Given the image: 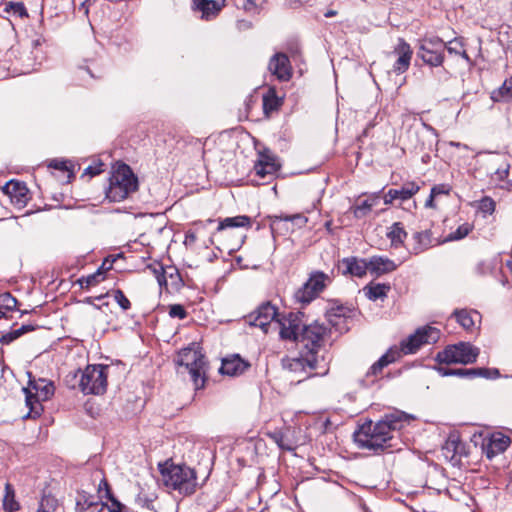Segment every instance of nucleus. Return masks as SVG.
Listing matches in <instances>:
<instances>
[{
    "instance_id": "obj_1",
    "label": "nucleus",
    "mask_w": 512,
    "mask_h": 512,
    "mask_svg": "<svg viewBox=\"0 0 512 512\" xmlns=\"http://www.w3.org/2000/svg\"><path fill=\"white\" fill-rule=\"evenodd\" d=\"M413 418L402 412L385 414L379 421H366L354 432V440L362 449L380 453L393 448L394 433L403 429Z\"/></svg>"
},
{
    "instance_id": "obj_2",
    "label": "nucleus",
    "mask_w": 512,
    "mask_h": 512,
    "mask_svg": "<svg viewBox=\"0 0 512 512\" xmlns=\"http://www.w3.org/2000/svg\"><path fill=\"white\" fill-rule=\"evenodd\" d=\"M331 356L323 351L320 357H312L301 352L300 357L283 359V367L290 374L291 382L301 383L314 377L325 376L329 372Z\"/></svg>"
},
{
    "instance_id": "obj_3",
    "label": "nucleus",
    "mask_w": 512,
    "mask_h": 512,
    "mask_svg": "<svg viewBox=\"0 0 512 512\" xmlns=\"http://www.w3.org/2000/svg\"><path fill=\"white\" fill-rule=\"evenodd\" d=\"M159 470L166 488L184 496L196 491L198 486L196 472L189 466L165 462L159 464Z\"/></svg>"
},
{
    "instance_id": "obj_4",
    "label": "nucleus",
    "mask_w": 512,
    "mask_h": 512,
    "mask_svg": "<svg viewBox=\"0 0 512 512\" xmlns=\"http://www.w3.org/2000/svg\"><path fill=\"white\" fill-rule=\"evenodd\" d=\"M137 189L138 180L132 169L126 164H121L111 173L106 197L111 202H120Z\"/></svg>"
},
{
    "instance_id": "obj_5",
    "label": "nucleus",
    "mask_w": 512,
    "mask_h": 512,
    "mask_svg": "<svg viewBox=\"0 0 512 512\" xmlns=\"http://www.w3.org/2000/svg\"><path fill=\"white\" fill-rule=\"evenodd\" d=\"M108 370L107 365H87L84 370H78L74 378L79 377L78 387L84 394L101 395L107 389Z\"/></svg>"
},
{
    "instance_id": "obj_6",
    "label": "nucleus",
    "mask_w": 512,
    "mask_h": 512,
    "mask_svg": "<svg viewBox=\"0 0 512 512\" xmlns=\"http://www.w3.org/2000/svg\"><path fill=\"white\" fill-rule=\"evenodd\" d=\"M54 384L44 378L38 380H30L29 385L23 388L25 394L26 406L29 411L25 418H37L43 412L42 401H47L54 394Z\"/></svg>"
},
{
    "instance_id": "obj_7",
    "label": "nucleus",
    "mask_w": 512,
    "mask_h": 512,
    "mask_svg": "<svg viewBox=\"0 0 512 512\" xmlns=\"http://www.w3.org/2000/svg\"><path fill=\"white\" fill-rule=\"evenodd\" d=\"M176 364L184 367L191 376L195 389H201L205 383V358L195 347L189 346L179 351Z\"/></svg>"
},
{
    "instance_id": "obj_8",
    "label": "nucleus",
    "mask_w": 512,
    "mask_h": 512,
    "mask_svg": "<svg viewBox=\"0 0 512 512\" xmlns=\"http://www.w3.org/2000/svg\"><path fill=\"white\" fill-rule=\"evenodd\" d=\"M327 335V327L315 322L303 325L295 342L302 353L312 357H320L319 352L322 350V345Z\"/></svg>"
},
{
    "instance_id": "obj_9",
    "label": "nucleus",
    "mask_w": 512,
    "mask_h": 512,
    "mask_svg": "<svg viewBox=\"0 0 512 512\" xmlns=\"http://www.w3.org/2000/svg\"><path fill=\"white\" fill-rule=\"evenodd\" d=\"M478 356L477 348L466 342H459L447 346L443 351L436 355V361L439 364H469L476 360Z\"/></svg>"
},
{
    "instance_id": "obj_10",
    "label": "nucleus",
    "mask_w": 512,
    "mask_h": 512,
    "mask_svg": "<svg viewBox=\"0 0 512 512\" xmlns=\"http://www.w3.org/2000/svg\"><path fill=\"white\" fill-rule=\"evenodd\" d=\"M440 338V330L432 326H424L418 328L415 333L411 334L408 338L403 340L400 347L397 348L400 351V357L402 354H414L421 346L425 344H433Z\"/></svg>"
},
{
    "instance_id": "obj_11",
    "label": "nucleus",
    "mask_w": 512,
    "mask_h": 512,
    "mask_svg": "<svg viewBox=\"0 0 512 512\" xmlns=\"http://www.w3.org/2000/svg\"><path fill=\"white\" fill-rule=\"evenodd\" d=\"M445 42L437 36H426L419 41L418 56L430 66H440L444 61Z\"/></svg>"
},
{
    "instance_id": "obj_12",
    "label": "nucleus",
    "mask_w": 512,
    "mask_h": 512,
    "mask_svg": "<svg viewBox=\"0 0 512 512\" xmlns=\"http://www.w3.org/2000/svg\"><path fill=\"white\" fill-rule=\"evenodd\" d=\"M330 282L327 274L316 271L313 272L304 285L296 292L295 298L298 302L308 304L313 301Z\"/></svg>"
},
{
    "instance_id": "obj_13",
    "label": "nucleus",
    "mask_w": 512,
    "mask_h": 512,
    "mask_svg": "<svg viewBox=\"0 0 512 512\" xmlns=\"http://www.w3.org/2000/svg\"><path fill=\"white\" fill-rule=\"evenodd\" d=\"M277 309L271 303H265L247 317L251 326L259 327L264 333H268L271 324H277Z\"/></svg>"
},
{
    "instance_id": "obj_14",
    "label": "nucleus",
    "mask_w": 512,
    "mask_h": 512,
    "mask_svg": "<svg viewBox=\"0 0 512 512\" xmlns=\"http://www.w3.org/2000/svg\"><path fill=\"white\" fill-rule=\"evenodd\" d=\"M276 326L279 328V335L282 339L295 342L303 326L300 313L290 312L288 315L282 316L279 314Z\"/></svg>"
},
{
    "instance_id": "obj_15",
    "label": "nucleus",
    "mask_w": 512,
    "mask_h": 512,
    "mask_svg": "<svg viewBox=\"0 0 512 512\" xmlns=\"http://www.w3.org/2000/svg\"><path fill=\"white\" fill-rule=\"evenodd\" d=\"M400 358V351L397 347L390 348L382 355L366 372L365 377L360 381L363 387H368L375 382V378L382 373L384 367Z\"/></svg>"
},
{
    "instance_id": "obj_16",
    "label": "nucleus",
    "mask_w": 512,
    "mask_h": 512,
    "mask_svg": "<svg viewBox=\"0 0 512 512\" xmlns=\"http://www.w3.org/2000/svg\"><path fill=\"white\" fill-rule=\"evenodd\" d=\"M482 443V452H485L486 457L491 460L499 453H503L511 444L509 436L502 432H493L485 436Z\"/></svg>"
},
{
    "instance_id": "obj_17",
    "label": "nucleus",
    "mask_w": 512,
    "mask_h": 512,
    "mask_svg": "<svg viewBox=\"0 0 512 512\" xmlns=\"http://www.w3.org/2000/svg\"><path fill=\"white\" fill-rule=\"evenodd\" d=\"M420 190V185L415 181H407L399 188L389 189L384 194V203L386 205L392 204L395 200L401 202L411 199Z\"/></svg>"
},
{
    "instance_id": "obj_18",
    "label": "nucleus",
    "mask_w": 512,
    "mask_h": 512,
    "mask_svg": "<svg viewBox=\"0 0 512 512\" xmlns=\"http://www.w3.org/2000/svg\"><path fill=\"white\" fill-rule=\"evenodd\" d=\"M268 69L281 81H288L292 76L289 58L284 53H276L273 55L270 59Z\"/></svg>"
},
{
    "instance_id": "obj_19",
    "label": "nucleus",
    "mask_w": 512,
    "mask_h": 512,
    "mask_svg": "<svg viewBox=\"0 0 512 512\" xmlns=\"http://www.w3.org/2000/svg\"><path fill=\"white\" fill-rule=\"evenodd\" d=\"M339 269L344 275L363 277L369 270V260L357 257L343 258L339 264Z\"/></svg>"
},
{
    "instance_id": "obj_20",
    "label": "nucleus",
    "mask_w": 512,
    "mask_h": 512,
    "mask_svg": "<svg viewBox=\"0 0 512 512\" xmlns=\"http://www.w3.org/2000/svg\"><path fill=\"white\" fill-rule=\"evenodd\" d=\"M394 53L398 57L393 65V70L394 72L401 74L409 68L413 52L410 45L404 39L399 38L394 49Z\"/></svg>"
},
{
    "instance_id": "obj_21",
    "label": "nucleus",
    "mask_w": 512,
    "mask_h": 512,
    "mask_svg": "<svg viewBox=\"0 0 512 512\" xmlns=\"http://www.w3.org/2000/svg\"><path fill=\"white\" fill-rule=\"evenodd\" d=\"M249 367L250 364L247 361L242 359L239 355H233L222 360L220 373L236 377L242 375Z\"/></svg>"
},
{
    "instance_id": "obj_22",
    "label": "nucleus",
    "mask_w": 512,
    "mask_h": 512,
    "mask_svg": "<svg viewBox=\"0 0 512 512\" xmlns=\"http://www.w3.org/2000/svg\"><path fill=\"white\" fill-rule=\"evenodd\" d=\"M451 188L447 184H438L431 188L430 195L425 201L427 209H439L444 198L449 197Z\"/></svg>"
},
{
    "instance_id": "obj_23",
    "label": "nucleus",
    "mask_w": 512,
    "mask_h": 512,
    "mask_svg": "<svg viewBox=\"0 0 512 512\" xmlns=\"http://www.w3.org/2000/svg\"><path fill=\"white\" fill-rule=\"evenodd\" d=\"M397 269V264L383 256H373L369 259V271L377 276L392 272Z\"/></svg>"
},
{
    "instance_id": "obj_24",
    "label": "nucleus",
    "mask_w": 512,
    "mask_h": 512,
    "mask_svg": "<svg viewBox=\"0 0 512 512\" xmlns=\"http://www.w3.org/2000/svg\"><path fill=\"white\" fill-rule=\"evenodd\" d=\"M193 5L196 10L202 12V18L206 20L216 16L223 6L216 0H193Z\"/></svg>"
},
{
    "instance_id": "obj_25",
    "label": "nucleus",
    "mask_w": 512,
    "mask_h": 512,
    "mask_svg": "<svg viewBox=\"0 0 512 512\" xmlns=\"http://www.w3.org/2000/svg\"><path fill=\"white\" fill-rule=\"evenodd\" d=\"M251 219L246 215H238L235 217H227L219 221L217 232L210 238V242L213 243V238L221 231L227 228H239V227H250Z\"/></svg>"
},
{
    "instance_id": "obj_26",
    "label": "nucleus",
    "mask_w": 512,
    "mask_h": 512,
    "mask_svg": "<svg viewBox=\"0 0 512 512\" xmlns=\"http://www.w3.org/2000/svg\"><path fill=\"white\" fill-rule=\"evenodd\" d=\"M270 228L272 234L275 233V231L278 229V225L282 220L284 221H290L293 225H295L298 228H302L306 225L308 222V218L304 216L303 214H293V215H286V216H272Z\"/></svg>"
},
{
    "instance_id": "obj_27",
    "label": "nucleus",
    "mask_w": 512,
    "mask_h": 512,
    "mask_svg": "<svg viewBox=\"0 0 512 512\" xmlns=\"http://www.w3.org/2000/svg\"><path fill=\"white\" fill-rule=\"evenodd\" d=\"M389 290L390 285L385 283H371L363 288L365 296L372 301H376L378 299L383 300L387 297Z\"/></svg>"
},
{
    "instance_id": "obj_28",
    "label": "nucleus",
    "mask_w": 512,
    "mask_h": 512,
    "mask_svg": "<svg viewBox=\"0 0 512 512\" xmlns=\"http://www.w3.org/2000/svg\"><path fill=\"white\" fill-rule=\"evenodd\" d=\"M493 102H509L512 101V76L506 79L502 86L490 93Z\"/></svg>"
},
{
    "instance_id": "obj_29",
    "label": "nucleus",
    "mask_w": 512,
    "mask_h": 512,
    "mask_svg": "<svg viewBox=\"0 0 512 512\" xmlns=\"http://www.w3.org/2000/svg\"><path fill=\"white\" fill-rule=\"evenodd\" d=\"M379 201V194H373L370 198L363 200L361 203L352 207L353 214L356 218L365 217Z\"/></svg>"
},
{
    "instance_id": "obj_30",
    "label": "nucleus",
    "mask_w": 512,
    "mask_h": 512,
    "mask_svg": "<svg viewBox=\"0 0 512 512\" xmlns=\"http://www.w3.org/2000/svg\"><path fill=\"white\" fill-rule=\"evenodd\" d=\"M387 237L391 242V246L398 248L404 243V240L407 237V232L404 230L400 222H395L387 233Z\"/></svg>"
},
{
    "instance_id": "obj_31",
    "label": "nucleus",
    "mask_w": 512,
    "mask_h": 512,
    "mask_svg": "<svg viewBox=\"0 0 512 512\" xmlns=\"http://www.w3.org/2000/svg\"><path fill=\"white\" fill-rule=\"evenodd\" d=\"M5 191L12 198H16L17 202H25L27 199V188L24 184L18 181H9L5 186Z\"/></svg>"
},
{
    "instance_id": "obj_32",
    "label": "nucleus",
    "mask_w": 512,
    "mask_h": 512,
    "mask_svg": "<svg viewBox=\"0 0 512 512\" xmlns=\"http://www.w3.org/2000/svg\"><path fill=\"white\" fill-rule=\"evenodd\" d=\"M415 245L412 248L414 254H419L431 245V232L428 230L416 232L413 235Z\"/></svg>"
},
{
    "instance_id": "obj_33",
    "label": "nucleus",
    "mask_w": 512,
    "mask_h": 512,
    "mask_svg": "<svg viewBox=\"0 0 512 512\" xmlns=\"http://www.w3.org/2000/svg\"><path fill=\"white\" fill-rule=\"evenodd\" d=\"M281 165L279 162H271L269 164L255 163L254 171L255 174L261 178L273 177L280 169Z\"/></svg>"
},
{
    "instance_id": "obj_34",
    "label": "nucleus",
    "mask_w": 512,
    "mask_h": 512,
    "mask_svg": "<svg viewBox=\"0 0 512 512\" xmlns=\"http://www.w3.org/2000/svg\"><path fill=\"white\" fill-rule=\"evenodd\" d=\"M3 508L8 512L18 511L20 508L19 503L15 499V492L13 487L7 483L5 485V495L3 498Z\"/></svg>"
},
{
    "instance_id": "obj_35",
    "label": "nucleus",
    "mask_w": 512,
    "mask_h": 512,
    "mask_svg": "<svg viewBox=\"0 0 512 512\" xmlns=\"http://www.w3.org/2000/svg\"><path fill=\"white\" fill-rule=\"evenodd\" d=\"M282 105V100L276 95L274 90H269L263 96V110L266 114L277 110Z\"/></svg>"
},
{
    "instance_id": "obj_36",
    "label": "nucleus",
    "mask_w": 512,
    "mask_h": 512,
    "mask_svg": "<svg viewBox=\"0 0 512 512\" xmlns=\"http://www.w3.org/2000/svg\"><path fill=\"white\" fill-rule=\"evenodd\" d=\"M4 12L17 15L20 18L28 16L27 10L22 2L9 1L5 3Z\"/></svg>"
},
{
    "instance_id": "obj_37",
    "label": "nucleus",
    "mask_w": 512,
    "mask_h": 512,
    "mask_svg": "<svg viewBox=\"0 0 512 512\" xmlns=\"http://www.w3.org/2000/svg\"><path fill=\"white\" fill-rule=\"evenodd\" d=\"M57 508V499L50 495H44L39 503L37 512H55Z\"/></svg>"
},
{
    "instance_id": "obj_38",
    "label": "nucleus",
    "mask_w": 512,
    "mask_h": 512,
    "mask_svg": "<svg viewBox=\"0 0 512 512\" xmlns=\"http://www.w3.org/2000/svg\"><path fill=\"white\" fill-rule=\"evenodd\" d=\"M458 446H459V443L456 440L449 439L443 447V450L446 451V454H445L446 457H448L449 454H451L450 458H451V461H453L452 462L453 465H458L460 463V459L457 457Z\"/></svg>"
},
{
    "instance_id": "obj_39",
    "label": "nucleus",
    "mask_w": 512,
    "mask_h": 512,
    "mask_svg": "<svg viewBox=\"0 0 512 512\" xmlns=\"http://www.w3.org/2000/svg\"><path fill=\"white\" fill-rule=\"evenodd\" d=\"M472 230V225L464 223L460 225L454 232H451L445 239V241H455L466 237Z\"/></svg>"
},
{
    "instance_id": "obj_40",
    "label": "nucleus",
    "mask_w": 512,
    "mask_h": 512,
    "mask_svg": "<svg viewBox=\"0 0 512 512\" xmlns=\"http://www.w3.org/2000/svg\"><path fill=\"white\" fill-rule=\"evenodd\" d=\"M445 49H447V51L450 54H459L462 57H464L465 59H467V60L469 59L466 51L463 49L462 41H460L457 38L449 41L448 43H445Z\"/></svg>"
},
{
    "instance_id": "obj_41",
    "label": "nucleus",
    "mask_w": 512,
    "mask_h": 512,
    "mask_svg": "<svg viewBox=\"0 0 512 512\" xmlns=\"http://www.w3.org/2000/svg\"><path fill=\"white\" fill-rule=\"evenodd\" d=\"M456 317L457 322L464 328L470 329L474 325V321L466 310H455L453 313Z\"/></svg>"
},
{
    "instance_id": "obj_42",
    "label": "nucleus",
    "mask_w": 512,
    "mask_h": 512,
    "mask_svg": "<svg viewBox=\"0 0 512 512\" xmlns=\"http://www.w3.org/2000/svg\"><path fill=\"white\" fill-rule=\"evenodd\" d=\"M17 303V299L9 292L0 294V308L11 311L16 308Z\"/></svg>"
},
{
    "instance_id": "obj_43",
    "label": "nucleus",
    "mask_w": 512,
    "mask_h": 512,
    "mask_svg": "<svg viewBox=\"0 0 512 512\" xmlns=\"http://www.w3.org/2000/svg\"><path fill=\"white\" fill-rule=\"evenodd\" d=\"M102 275L103 273L100 270H98L97 272L88 275L87 277H83L82 279H80L81 287L89 288L91 286L96 285L97 283L104 279Z\"/></svg>"
},
{
    "instance_id": "obj_44",
    "label": "nucleus",
    "mask_w": 512,
    "mask_h": 512,
    "mask_svg": "<svg viewBox=\"0 0 512 512\" xmlns=\"http://www.w3.org/2000/svg\"><path fill=\"white\" fill-rule=\"evenodd\" d=\"M114 300L121 307L123 311H127L131 308L129 299L124 295L123 291L116 289L113 291Z\"/></svg>"
},
{
    "instance_id": "obj_45",
    "label": "nucleus",
    "mask_w": 512,
    "mask_h": 512,
    "mask_svg": "<svg viewBox=\"0 0 512 512\" xmlns=\"http://www.w3.org/2000/svg\"><path fill=\"white\" fill-rule=\"evenodd\" d=\"M435 370L442 377L456 376V377L462 378V373H464L462 371V368L453 369V368L442 366L441 364L439 366H436Z\"/></svg>"
},
{
    "instance_id": "obj_46",
    "label": "nucleus",
    "mask_w": 512,
    "mask_h": 512,
    "mask_svg": "<svg viewBox=\"0 0 512 512\" xmlns=\"http://www.w3.org/2000/svg\"><path fill=\"white\" fill-rule=\"evenodd\" d=\"M271 162H278L277 157L271 152L270 149L264 148L259 151L258 159L255 163L269 164Z\"/></svg>"
},
{
    "instance_id": "obj_47",
    "label": "nucleus",
    "mask_w": 512,
    "mask_h": 512,
    "mask_svg": "<svg viewBox=\"0 0 512 512\" xmlns=\"http://www.w3.org/2000/svg\"><path fill=\"white\" fill-rule=\"evenodd\" d=\"M496 203L495 201L488 197H482V218H485L487 215H492L495 211Z\"/></svg>"
},
{
    "instance_id": "obj_48",
    "label": "nucleus",
    "mask_w": 512,
    "mask_h": 512,
    "mask_svg": "<svg viewBox=\"0 0 512 512\" xmlns=\"http://www.w3.org/2000/svg\"><path fill=\"white\" fill-rule=\"evenodd\" d=\"M345 318V309L343 307H337L333 309L329 314V321L333 326L340 325V322Z\"/></svg>"
},
{
    "instance_id": "obj_49",
    "label": "nucleus",
    "mask_w": 512,
    "mask_h": 512,
    "mask_svg": "<svg viewBox=\"0 0 512 512\" xmlns=\"http://www.w3.org/2000/svg\"><path fill=\"white\" fill-rule=\"evenodd\" d=\"M169 316L182 320L186 318L187 312L181 304H173L169 307Z\"/></svg>"
},
{
    "instance_id": "obj_50",
    "label": "nucleus",
    "mask_w": 512,
    "mask_h": 512,
    "mask_svg": "<svg viewBox=\"0 0 512 512\" xmlns=\"http://www.w3.org/2000/svg\"><path fill=\"white\" fill-rule=\"evenodd\" d=\"M501 376L497 368H482V378L494 380Z\"/></svg>"
},
{
    "instance_id": "obj_51",
    "label": "nucleus",
    "mask_w": 512,
    "mask_h": 512,
    "mask_svg": "<svg viewBox=\"0 0 512 512\" xmlns=\"http://www.w3.org/2000/svg\"><path fill=\"white\" fill-rule=\"evenodd\" d=\"M19 337H20V335L17 332V330L15 329V330H12L10 332L3 334L0 338V343L10 344L11 342H13L14 340H16Z\"/></svg>"
},
{
    "instance_id": "obj_52",
    "label": "nucleus",
    "mask_w": 512,
    "mask_h": 512,
    "mask_svg": "<svg viewBox=\"0 0 512 512\" xmlns=\"http://www.w3.org/2000/svg\"><path fill=\"white\" fill-rule=\"evenodd\" d=\"M135 502L139 507L142 508H149L151 504L150 498L142 493H139L137 497L135 498Z\"/></svg>"
},
{
    "instance_id": "obj_53",
    "label": "nucleus",
    "mask_w": 512,
    "mask_h": 512,
    "mask_svg": "<svg viewBox=\"0 0 512 512\" xmlns=\"http://www.w3.org/2000/svg\"><path fill=\"white\" fill-rule=\"evenodd\" d=\"M462 378H476L480 376V368H462Z\"/></svg>"
},
{
    "instance_id": "obj_54",
    "label": "nucleus",
    "mask_w": 512,
    "mask_h": 512,
    "mask_svg": "<svg viewBox=\"0 0 512 512\" xmlns=\"http://www.w3.org/2000/svg\"><path fill=\"white\" fill-rule=\"evenodd\" d=\"M102 166H103V163H100L97 166L90 165L87 168H85L83 175H89V176L98 175L103 171Z\"/></svg>"
},
{
    "instance_id": "obj_55",
    "label": "nucleus",
    "mask_w": 512,
    "mask_h": 512,
    "mask_svg": "<svg viewBox=\"0 0 512 512\" xmlns=\"http://www.w3.org/2000/svg\"><path fill=\"white\" fill-rule=\"evenodd\" d=\"M50 167H53V168H55L57 170H61V171L68 170L67 163L65 161L53 160L52 163L50 164Z\"/></svg>"
},
{
    "instance_id": "obj_56",
    "label": "nucleus",
    "mask_w": 512,
    "mask_h": 512,
    "mask_svg": "<svg viewBox=\"0 0 512 512\" xmlns=\"http://www.w3.org/2000/svg\"><path fill=\"white\" fill-rule=\"evenodd\" d=\"M36 325L32 324H25L22 325L20 328L16 329L20 336L24 335L25 333L34 331L36 329Z\"/></svg>"
},
{
    "instance_id": "obj_57",
    "label": "nucleus",
    "mask_w": 512,
    "mask_h": 512,
    "mask_svg": "<svg viewBox=\"0 0 512 512\" xmlns=\"http://www.w3.org/2000/svg\"><path fill=\"white\" fill-rule=\"evenodd\" d=\"M196 239H197L196 234L192 231H188L185 235L184 244L192 245L193 243H195Z\"/></svg>"
},
{
    "instance_id": "obj_58",
    "label": "nucleus",
    "mask_w": 512,
    "mask_h": 512,
    "mask_svg": "<svg viewBox=\"0 0 512 512\" xmlns=\"http://www.w3.org/2000/svg\"><path fill=\"white\" fill-rule=\"evenodd\" d=\"M104 297H105V295H100V296L95 297V298H93V297H87V298H85V299L83 300V302H84V303H87V304H90V305L94 306V307H95V308H97V309H100V307L98 306V304H95V303H94V300H101V299H103Z\"/></svg>"
},
{
    "instance_id": "obj_59",
    "label": "nucleus",
    "mask_w": 512,
    "mask_h": 512,
    "mask_svg": "<svg viewBox=\"0 0 512 512\" xmlns=\"http://www.w3.org/2000/svg\"><path fill=\"white\" fill-rule=\"evenodd\" d=\"M160 270H161V272L157 273V275H156L157 281H158L160 286L166 285L167 281H166V278H165V276L163 274V268L161 267Z\"/></svg>"
},
{
    "instance_id": "obj_60",
    "label": "nucleus",
    "mask_w": 512,
    "mask_h": 512,
    "mask_svg": "<svg viewBox=\"0 0 512 512\" xmlns=\"http://www.w3.org/2000/svg\"><path fill=\"white\" fill-rule=\"evenodd\" d=\"M244 9L246 11L256 9V3L253 0H246V2L244 3Z\"/></svg>"
},
{
    "instance_id": "obj_61",
    "label": "nucleus",
    "mask_w": 512,
    "mask_h": 512,
    "mask_svg": "<svg viewBox=\"0 0 512 512\" xmlns=\"http://www.w3.org/2000/svg\"><path fill=\"white\" fill-rule=\"evenodd\" d=\"M495 174L498 176V178L500 180H502V179H504L507 176L508 170L507 169H502V170L497 169Z\"/></svg>"
},
{
    "instance_id": "obj_62",
    "label": "nucleus",
    "mask_w": 512,
    "mask_h": 512,
    "mask_svg": "<svg viewBox=\"0 0 512 512\" xmlns=\"http://www.w3.org/2000/svg\"><path fill=\"white\" fill-rule=\"evenodd\" d=\"M336 15V12L333 11V10H329L328 12L325 13V17H333Z\"/></svg>"
},
{
    "instance_id": "obj_63",
    "label": "nucleus",
    "mask_w": 512,
    "mask_h": 512,
    "mask_svg": "<svg viewBox=\"0 0 512 512\" xmlns=\"http://www.w3.org/2000/svg\"><path fill=\"white\" fill-rule=\"evenodd\" d=\"M32 45H33V47L36 48L37 46L41 45V40L40 39H36V40L32 41Z\"/></svg>"
},
{
    "instance_id": "obj_64",
    "label": "nucleus",
    "mask_w": 512,
    "mask_h": 512,
    "mask_svg": "<svg viewBox=\"0 0 512 512\" xmlns=\"http://www.w3.org/2000/svg\"><path fill=\"white\" fill-rule=\"evenodd\" d=\"M507 267L509 268V270L511 271L512 273V259L511 260H508L507 263H506Z\"/></svg>"
}]
</instances>
